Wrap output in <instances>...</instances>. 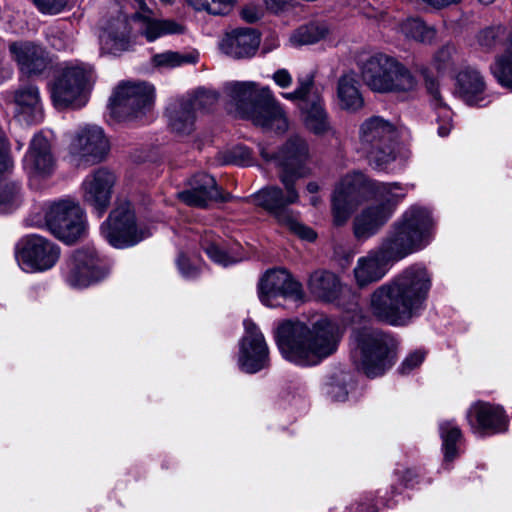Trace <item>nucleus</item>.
I'll return each mask as SVG.
<instances>
[{
	"label": "nucleus",
	"instance_id": "42",
	"mask_svg": "<svg viewBox=\"0 0 512 512\" xmlns=\"http://www.w3.org/2000/svg\"><path fill=\"white\" fill-rule=\"evenodd\" d=\"M20 188L17 183L0 180V213H7L19 203Z\"/></svg>",
	"mask_w": 512,
	"mask_h": 512
},
{
	"label": "nucleus",
	"instance_id": "60",
	"mask_svg": "<svg viewBox=\"0 0 512 512\" xmlns=\"http://www.w3.org/2000/svg\"><path fill=\"white\" fill-rule=\"evenodd\" d=\"M347 393L346 392H343L341 396L337 397V400H343L345 399Z\"/></svg>",
	"mask_w": 512,
	"mask_h": 512
},
{
	"label": "nucleus",
	"instance_id": "44",
	"mask_svg": "<svg viewBox=\"0 0 512 512\" xmlns=\"http://www.w3.org/2000/svg\"><path fill=\"white\" fill-rule=\"evenodd\" d=\"M192 103L191 107L198 115V112L210 110L217 102L218 95L215 92L207 90H198L193 96L185 98Z\"/></svg>",
	"mask_w": 512,
	"mask_h": 512
},
{
	"label": "nucleus",
	"instance_id": "34",
	"mask_svg": "<svg viewBox=\"0 0 512 512\" xmlns=\"http://www.w3.org/2000/svg\"><path fill=\"white\" fill-rule=\"evenodd\" d=\"M337 99L339 107L348 112H357L364 106L360 84L353 75L346 74L339 78Z\"/></svg>",
	"mask_w": 512,
	"mask_h": 512
},
{
	"label": "nucleus",
	"instance_id": "22",
	"mask_svg": "<svg viewBox=\"0 0 512 512\" xmlns=\"http://www.w3.org/2000/svg\"><path fill=\"white\" fill-rule=\"evenodd\" d=\"M178 198L188 206L206 208L210 202H225L231 196L217 186L212 176L199 173L191 179L189 189L178 193Z\"/></svg>",
	"mask_w": 512,
	"mask_h": 512
},
{
	"label": "nucleus",
	"instance_id": "30",
	"mask_svg": "<svg viewBox=\"0 0 512 512\" xmlns=\"http://www.w3.org/2000/svg\"><path fill=\"white\" fill-rule=\"evenodd\" d=\"M386 265L387 262L380 258L376 250H372L366 256L359 258L353 269L357 286L364 288L381 280L387 272Z\"/></svg>",
	"mask_w": 512,
	"mask_h": 512
},
{
	"label": "nucleus",
	"instance_id": "15",
	"mask_svg": "<svg viewBox=\"0 0 512 512\" xmlns=\"http://www.w3.org/2000/svg\"><path fill=\"white\" fill-rule=\"evenodd\" d=\"M60 250L50 240L39 235L22 238L16 247V258L24 270L45 271L58 261Z\"/></svg>",
	"mask_w": 512,
	"mask_h": 512
},
{
	"label": "nucleus",
	"instance_id": "58",
	"mask_svg": "<svg viewBox=\"0 0 512 512\" xmlns=\"http://www.w3.org/2000/svg\"><path fill=\"white\" fill-rule=\"evenodd\" d=\"M319 201H320V199H319V197H317V196H313V197L311 198V200H310V202H311V204H312L313 206H317V205H318V203H319Z\"/></svg>",
	"mask_w": 512,
	"mask_h": 512
},
{
	"label": "nucleus",
	"instance_id": "25",
	"mask_svg": "<svg viewBox=\"0 0 512 512\" xmlns=\"http://www.w3.org/2000/svg\"><path fill=\"white\" fill-rule=\"evenodd\" d=\"M467 420L475 432L498 433L507 429L503 410L486 402L473 404L467 412Z\"/></svg>",
	"mask_w": 512,
	"mask_h": 512
},
{
	"label": "nucleus",
	"instance_id": "2",
	"mask_svg": "<svg viewBox=\"0 0 512 512\" xmlns=\"http://www.w3.org/2000/svg\"><path fill=\"white\" fill-rule=\"evenodd\" d=\"M431 288V275L420 265L404 269L370 296V309L378 320L403 326L423 309Z\"/></svg>",
	"mask_w": 512,
	"mask_h": 512
},
{
	"label": "nucleus",
	"instance_id": "20",
	"mask_svg": "<svg viewBox=\"0 0 512 512\" xmlns=\"http://www.w3.org/2000/svg\"><path fill=\"white\" fill-rule=\"evenodd\" d=\"M106 274L107 270L96 251L92 248H81L71 256L67 282L73 287H87L104 278Z\"/></svg>",
	"mask_w": 512,
	"mask_h": 512
},
{
	"label": "nucleus",
	"instance_id": "7",
	"mask_svg": "<svg viewBox=\"0 0 512 512\" xmlns=\"http://www.w3.org/2000/svg\"><path fill=\"white\" fill-rule=\"evenodd\" d=\"M279 178L285 187V192L277 186H268L251 195L249 201L273 214L281 225L300 238L313 241L316 238V233L302 225L287 208L288 205L296 203L299 199L298 192L294 188L295 181H292L290 175L287 174H279Z\"/></svg>",
	"mask_w": 512,
	"mask_h": 512
},
{
	"label": "nucleus",
	"instance_id": "57",
	"mask_svg": "<svg viewBox=\"0 0 512 512\" xmlns=\"http://www.w3.org/2000/svg\"><path fill=\"white\" fill-rule=\"evenodd\" d=\"M307 190L309 193L314 194L319 190V186L316 182H309L307 184Z\"/></svg>",
	"mask_w": 512,
	"mask_h": 512
},
{
	"label": "nucleus",
	"instance_id": "27",
	"mask_svg": "<svg viewBox=\"0 0 512 512\" xmlns=\"http://www.w3.org/2000/svg\"><path fill=\"white\" fill-rule=\"evenodd\" d=\"M26 171L33 175L46 176L54 169V157L48 139L41 133L36 134L23 160Z\"/></svg>",
	"mask_w": 512,
	"mask_h": 512
},
{
	"label": "nucleus",
	"instance_id": "3",
	"mask_svg": "<svg viewBox=\"0 0 512 512\" xmlns=\"http://www.w3.org/2000/svg\"><path fill=\"white\" fill-rule=\"evenodd\" d=\"M337 325L321 316L310 323L284 321L276 330V342L285 359L312 366L336 352L340 342Z\"/></svg>",
	"mask_w": 512,
	"mask_h": 512
},
{
	"label": "nucleus",
	"instance_id": "39",
	"mask_svg": "<svg viewBox=\"0 0 512 512\" xmlns=\"http://www.w3.org/2000/svg\"><path fill=\"white\" fill-rule=\"evenodd\" d=\"M328 28L324 23L312 22L295 30L290 36V42L295 46L310 45L324 39Z\"/></svg>",
	"mask_w": 512,
	"mask_h": 512
},
{
	"label": "nucleus",
	"instance_id": "17",
	"mask_svg": "<svg viewBox=\"0 0 512 512\" xmlns=\"http://www.w3.org/2000/svg\"><path fill=\"white\" fill-rule=\"evenodd\" d=\"M258 294L264 305L276 307L280 305L279 298L300 299L302 287L286 270L272 269L261 278L258 284Z\"/></svg>",
	"mask_w": 512,
	"mask_h": 512
},
{
	"label": "nucleus",
	"instance_id": "32",
	"mask_svg": "<svg viewBox=\"0 0 512 512\" xmlns=\"http://www.w3.org/2000/svg\"><path fill=\"white\" fill-rule=\"evenodd\" d=\"M308 287L316 298L325 302H335L342 292L338 277L329 271L313 272L309 278Z\"/></svg>",
	"mask_w": 512,
	"mask_h": 512
},
{
	"label": "nucleus",
	"instance_id": "10",
	"mask_svg": "<svg viewBox=\"0 0 512 512\" xmlns=\"http://www.w3.org/2000/svg\"><path fill=\"white\" fill-rule=\"evenodd\" d=\"M282 95L290 101H301L302 120L310 132L318 136H335L336 131L324 108L322 96L315 88L313 74L298 77L297 88Z\"/></svg>",
	"mask_w": 512,
	"mask_h": 512
},
{
	"label": "nucleus",
	"instance_id": "29",
	"mask_svg": "<svg viewBox=\"0 0 512 512\" xmlns=\"http://www.w3.org/2000/svg\"><path fill=\"white\" fill-rule=\"evenodd\" d=\"M394 58L385 54L371 56L363 65L362 78L366 85L376 92H387L390 73L397 70L393 66Z\"/></svg>",
	"mask_w": 512,
	"mask_h": 512
},
{
	"label": "nucleus",
	"instance_id": "41",
	"mask_svg": "<svg viewBox=\"0 0 512 512\" xmlns=\"http://www.w3.org/2000/svg\"><path fill=\"white\" fill-rule=\"evenodd\" d=\"M440 436L445 462H451L458 456L457 442L461 439V430L452 421L440 424Z\"/></svg>",
	"mask_w": 512,
	"mask_h": 512
},
{
	"label": "nucleus",
	"instance_id": "53",
	"mask_svg": "<svg viewBox=\"0 0 512 512\" xmlns=\"http://www.w3.org/2000/svg\"><path fill=\"white\" fill-rule=\"evenodd\" d=\"M242 18L249 22L254 23L261 18V11L255 7H245L241 12Z\"/></svg>",
	"mask_w": 512,
	"mask_h": 512
},
{
	"label": "nucleus",
	"instance_id": "24",
	"mask_svg": "<svg viewBox=\"0 0 512 512\" xmlns=\"http://www.w3.org/2000/svg\"><path fill=\"white\" fill-rule=\"evenodd\" d=\"M309 159L307 142L299 137L289 138L281 149L278 162L281 168L280 174L290 175L292 181H297L308 173L306 163Z\"/></svg>",
	"mask_w": 512,
	"mask_h": 512
},
{
	"label": "nucleus",
	"instance_id": "47",
	"mask_svg": "<svg viewBox=\"0 0 512 512\" xmlns=\"http://www.w3.org/2000/svg\"><path fill=\"white\" fill-rule=\"evenodd\" d=\"M37 9L43 14L55 15L67 5V0H33Z\"/></svg>",
	"mask_w": 512,
	"mask_h": 512
},
{
	"label": "nucleus",
	"instance_id": "38",
	"mask_svg": "<svg viewBox=\"0 0 512 512\" xmlns=\"http://www.w3.org/2000/svg\"><path fill=\"white\" fill-rule=\"evenodd\" d=\"M199 60L197 51L177 52L165 51L152 57V64L158 68L171 69L185 64H196Z\"/></svg>",
	"mask_w": 512,
	"mask_h": 512
},
{
	"label": "nucleus",
	"instance_id": "23",
	"mask_svg": "<svg viewBox=\"0 0 512 512\" xmlns=\"http://www.w3.org/2000/svg\"><path fill=\"white\" fill-rule=\"evenodd\" d=\"M9 52L19 70L28 76L42 74L51 62L48 52L42 46L30 41L11 43Z\"/></svg>",
	"mask_w": 512,
	"mask_h": 512
},
{
	"label": "nucleus",
	"instance_id": "40",
	"mask_svg": "<svg viewBox=\"0 0 512 512\" xmlns=\"http://www.w3.org/2000/svg\"><path fill=\"white\" fill-rule=\"evenodd\" d=\"M393 66L397 72L390 73L388 79V90L387 92H410L413 91L417 86V80L415 76L406 68L403 64L398 62L396 59L393 61Z\"/></svg>",
	"mask_w": 512,
	"mask_h": 512
},
{
	"label": "nucleus",
	"instance_id": "46",
	"mask_svg": "<svg viewBox=\"0 0 512 512\" xmlns=\"http://www.w3.org/2000/svg\"><path fill=\"white\" fill-rule=\"evenodd\" d=\"M12 165L10 145L4 130L0 127V174L8 171Z\"/></svg>",
	"mask_w": 512,
	"mask_h": 512
},
{
	"label": "nucleus",
	"instance_id": "16",
	"mask_svg": "<svg viewBox=\"0 0 512 512\" xmlns=\"http://www.w3.org/2000/svg\"><path fill=\"white\" fill-rule=\"evenodd\" d=\"M101 234L116 248L135 245L145 236L137 229L135 215L125 207L114 209L101 225Z\"/></svg>",
	"mask_w": 512,
	"mask_h": 512
},
{
	"label": "nucleus",
	"instance_id": "14",
	"mask_svg": "<svg viewBox=\"0 0 512 512\" xmlns=\"http://www.w3.org/2000/svg\"><path fill=\"white\" fill-rule=\"evenodd\" d=\"M109 143L101 127L88 125L76 132L69 145V156L77 167L87 168L101 162Z\"/></svg>",
	"mask_w": 512,
	"mask_h": 512
},
{
	"label": "nucleus",
	"instance_id": "43",
	"mask_svg": "<svg viewBox=\"0 0 512 512\" xmlns=\"http://www.w3.org/2000/svg\"><path fill=\"white\" fill-rule=\"evenodd\" d=\"M196 11H205L211 15H226L233 6V0H186Z\"/></svg>",
	"mask_w": 512,
	"mask_h": 512
},
{
	"label": "nucleus",
	"instance_id": "26",
	"mask_svg": "<svg viewBox=\"0 0 512 512\" xmlns=\"http://www.w3.org/2000/svg\"><path fill=\"white\" fill-rule=\"evenodd\" d=\"M99 41L101 51L106 54L117 55L129 50L132 44L129 19L124 15L111 19L103 28Z\"/></svg>",
	"mask_w": 512,
	"mask_h": 512
},
{
	"label": "nucleus",
	"instance_id": "12",
	"mask_svg": "<svg viewBox=\"0 0 512 512\" xmlns=\"http://www.w3.org/2000/svg\"><path fill=\"white\" fill-rule=\"evenodd\" d=\"M476 40L485 51L503 44V53L496 58L491 70L501 85L512 89V30L508 31L502 24L491 25L481 29Z\"/></svg>",
	"mask_w": 512,
	"mask_h": 512
},
{
	"label": "nucleus",
	"instance_id": "45",
	"mask_svg": "<svg viewBox=\"0 0 512 512\" xmlns=\"http://www.w3.org/2000/svg\"><path fill=\"white\" fill-rule=\"evenodd\" d=\"M222 163L235 164L239 166H248L251 164V152L246 147H235L232 150L225 153Z\"/></svg>",
	"mask_w": 512,
	"mask_h": 512
},
{
	"label": "nucleus",
	"instance_id": "55",
	"mask_svg": "<svg viewBox=\"0 0 512 512\" xmlns=\"http://www.w3.org/2000/svg\"><path fill=\"white\" fill-rule=\"evenodd\" d=\"M351 512H377L375 506L370 503H360Z\"/></svg>",
	"mask_w": 512,
	"mask_h": 512
},
{
	"label": "nucleus",
	"instance_id": "8",
	"mask_svg": "<svg viewBox=\"0 0 512 512\" xmlns=\"http://www.w3.org/2000/svg\"><path fill=\"white\" fill-rule=\"evenodd\" d=\"M92 68L83 62H66L55 72L51 83V97L57 108L81 107L87 101L92 85Z\"/></svg>",
	"mask_w": 512,
	"mask_h": 512
},
{
	"label": "nucleus",
	"instance_id": "19",
	"mask_svg": "<svg viewBox=\"0 0 512 512\" xmlns=\"http://www.w3.org/2000/svg\"><path fill=\"white\" fill-rule=\"evenodd\" d=\"M245 336L240 345L239 365L247 373H256L269 365V352L263 334L250 320L244 321Z\"/></svg>",
	"mask_w": 512,
	"mask_h": 512
},
{
	"label": "nucleus",
	"instance_id": "33",
	"mask_svg": "<svg viewBox=\"0 0 512 512\" xmlns=\"http://www.w3.org/2000/svg\"><path fill=\"white\" fill-rule=\"evenodd\" d=\"M17 111L28 122H39L43 117V109L39 90L34 85L21 87L15 92Z\"/></svg>",
	"mask_w": 512,
	"mask_h": 512
},
{
	"label": "nucleus",
	"instance_id": "61",
	"mask_svg": "<svg viewBox=\"0 0 512 512\" xmlns=\"http://www.w3.org/2000/svg\"><path fill=\"white\" fill-rule=\"evenodd\" d=\"M161 1H162L163 3H165V4H168V3H171V2H172V0H161Z\"/></svg>",
	"mask_w": 512,
	"mask_h": 512
},
{
	"label": "nucleus",
	"instance_id": "9",
	"mask_svg": "<svg viewBox=\"0 0 512 512\" xmlns=\"http://www.w3.org/2000/svg\"><path fill=\"white\" fill-rule=\"evenodd\" d=\"M359 149L369 164L382 170L396 158L395 126L379 116H372L359 127Z\"/></svg>",
	"mask_w": 512,
	"mask_h": 512
},
{
	"label": "nucleus",
	"instance_id": "49",
	"mask_svg": "<svg viewBox=\"0 0 512 512\" xmlns=\"http://www.w3.org/2000/svg\"><path fill=\"white\" fill-rule=\"evenodd\" d=\"M454 53L455 47L452 45H445L439 49L434 57L437 69L444 70L448 68L452 63Z\"/></svg>",
	"mask_w": 512,
	"mask_h": 512
},
{
	"label": "nucleus",
	"instance_id": "59",
	"mask_svg": "<svg viewBox=\"0 0 512 512\" xmlns=\"http://www.w3.org/2000/svg\"><path fill=\"white\" fill-rule=\"evenodd\" d=\"M494 1L495 0H479V2H481L484 5H489V4L493 3Z\"/></svg>",
	"mask_w": 512,
	"mask_h": 512
},
{
	"label": "nucleus",
	"instance_id": "62",
	"mask_svg": "<svg viewBox=\"0 0 512 512\" xmlns=\"http://www.w3.org/2000/svg\"><path fill=\"white\" fill-rule=\"evenodd\" d=\"M262 156H263L264 158L268 159V155H267L264 151H262Z\"/></svg>",
	"mask_w": 512,
	"mask_h": 512
},
{
	"label": "nucleus",
	"instance_id": "36",
	"mask_svg": "<svg viewBox=\"0 0 512 512\" xmlns=\"http://www.w3.org/2000/svg\"><path fill=\"white\" fill-rule=\"evenodd\" d=\"M425 85L432 97V105L437 109L438 135L446 137L453 127L452 112L442 101L438 82L434 78L426 77Z\"/></svg>",
	"mask_w": 512,
	"mask_h": 512
},
{
	"label": "nucleus",
	"instance_id": "56",
	"mask_svg": "<svg viewBox=\"0 0 512 512\" xmlns=\"http://www.w3.org/2000/svg\"><path fill=\"white\" fill-rule=\"evenodd\" d=\"M416 473L412 470H407L403 476L404 485L410 486L411 482L416 478Z\"/></svg>",
	"mask_w": 512,
	"mask_h": 512
},
{
	"label": "nucleus",
	"instance_id": "48",
	"mask_svg": "<svg viewBox=\"0 0 512 512\" xmlns=\"http://www.w3.org/2000/svg\"><path fill=\"white\" fill-rule=\"evenodd\" d=\"M425 358V353L422 351H415L410 353L398 368L402 375H407L415 368L419 367Z\"/></svg>",
	"mask_w": 512,
	"mask_h": 512
},
{
	"label": "nucleus",
	"instance_id": "21",
	"mask_svg": "<svg viewBox=\"0 0 512 512\" xmlns=\"http://www.w3.org/2000/svg\"><path fill=\"white\" fill-rule=\"evenodd\" d=\"M134 8L138 9L131 18L137 34L152 42L168 34H179L183 27L173 20L157 19L152 16V10L144 0H133Z\"/></svg>",
	"mask_w": 512,
	"mask_h": 512
},
{
	"label": "nucleus",
	"instance_id": "13",
	"mask_svg": "<svg viewBox=\"0 0 512 512\" xmlns=\"http://www.w3.org/2000/svg\"><path fill=\"white\" fill-rule=\"evenodd\" d=\"M154 102V88L147 83H123L110 99L111 113L117 118H132L149 111Z\"/></svg>",
	"mask_w": 512,
	"mask_h": 512
},
{
	"label": "nucleus",
	"instance_id": "1",
	"mask_svg": "<svg viewBox=\"0 0 512 512\" xmlns=\"http://www.w3.org/2000/svg\"><path fill=\"white\" fill-rule=\"evenodd\" d=\"M373 189L376 201L365 207L353 220V233L358 240L375 235L391 218L396 205L405 194L398 183H368L363 174H348L341 179L332 196L333 222L342 226L351 213Z\"/></svg>",
	"mask_w": 512,
	"mask_h": 512
},
{
	"label": "nucleus",
	"instance_id": "50",
	"mask_svg": "<svg viewBox=\"0 0 512 512\" xmlns=\"http://www.w3.org/2000/svg\"><path fill=\"white\" fill-rule=\"evenodd\" d=\"M205 251L211 260L223 266H227L235 262V260L231 259L223 250H221L215 244L207 245L205 247Z\"/></svg>",
	"mask_w": 512,
	"mask_h": 512
},
{
	"label": "nucleus",
	"instance_id": "6",
	"mask_svg": "<svg viewBox=\"0 0 512 512\" xmlns=\"http://www.w3.org/2000/svg\"><path fill=\"white\" fill-rule=\"evenodd\" d=\"M395 338L379 329L363 327L351 334V358L368 377L382 375L394 363Z\"/></svg>",
	"mask_w": 512,
	"mask_h": 512
},
{
	"label": "nucleus",
	"instance_id": "28",
	"mask_svg": "<svg viewBox=\"0 0 512 512\" xmlns=\"http://www.w3.org/2000/svg\"><path fill=\"white\" fill-rule=\"evenodd\" d=\"M259 44L260 38L253 29L240 28L226 33L219 48L224 54L240 59L254 55Z\"/></svg>",
	"mask_w": 512,
	"mask_h": 512
},
{
	"label": "nucleus",
	"instance_id": "52",
	"mask_svg": "<svg viewBox=\"0 0 512 512\" xmlns=\"http://www.w3.org/2000/svg\"><path fill=\"white\" fill-rule=\"evenodd\" d=\"M273 80L281 88H287L292 84V76L286 69H279L273 74Z\"/></svg>",
	"mask_w": 512,
	"mask_h": 512
},
{
	"label": "nucleus",
	"instance_id": "5",
	"mask_svg": "<svg viewBox=\"0 0 512 512\" xmlns=\"http://www.w3.org/2000/svg\"><path fill=\"white\" fill-rule=\"evenodd\" d=\"M230 111L240 118L251 120L265 129L284 132L288 121L268 87L258 88L254 82H234L226 87Z\"/></svg>",
	"mask_w": 512,
	"mask_h": 512
},
{
	"label": "nucleus",
	"instance_id": "35",
	"mask_svg": "<svg viewBox=\"0 0 512 512\" xmlns=\"http://www.w3.org/2000/svg\"><path fill=\"white\" fill-rule=\"evenodd\" d=\"M457 91L461 98L469 105L477 104L485 91V82L481 74L471 68L459 72L457 75Z\"/></svg>",
	"mask_w": 512,
	"mask_h": 512
},
{
	"label": "nucleus",
	"instance_id": "31",
	"mask_svg": "<svg viewBox=\"0 0 512 512\" xmlns=\"http://www.w3.org/2000/svg\"><path fill=\"white\" fill-rule=\"evenodd\" d=\"M192 103L180 98L172 101L166 108V116L170 129L179 135H189L195 128L196 112Z\"/></svg>",
	"mask_w": 512,
	"mask_h": 512
},
{
	"label": "nucleus",
	"instance_id": "4",
	"mask_svg": "<svg viewBox=\"0 0 512 512\" xmlns=\"http://www.w3.org/2000/svg\"><path fill=\"white\" fill-rule=\"evenodd\" d=\"M434 222L423 207H410L375 249L384 262L395 263L424 249L433 239Z\"/></svg>",
	"mask_w": 512,
	"mask_h": 512
},
{
	"label": "nucleus",
	"instance_id": "37",
	"mask_svg": "<svg viewBox=\"0 0 512 512\" xmlns=\"http://www.w3.org/2000/svg\"><path fill=\"white\" fill-rule=\"evenodd\" d=\"M400 32L407 38L420 43H431L436 36L433 27L419 18H408L399 25Z\"/></svg>",
	"mask_w": 512,
	"mask_h": 512
},
{
	"label": "nucleus",
	"instance_id": "11",
	"mask_svg": "<svg viewBox=\"0 0 512 512\" xmlns=\"http://www.w3.org/2000/svg\"><path fill=\"white\" fill-rule=\"evenodd\" d=\"M44 222L48 230L59 240L72 244L86 231L85 213L79 203L62 199L44 208Z\"/></svg>",
	"mask_w": 512,
	"mask_h": 512
},
{
	"label": "nucleus",
	"instance_id": "54",
	"mask_svg": "<svg viewBox=\"0 0 512 512\" xmlns=\"http://www.w3.org/2000/svg\"><path fill=\"white\" fill-rule=\"evenodd\" d=\"M422 1L434 8H443L445 6L457 3L460 0H422Z\"/></svg>",
	"mask_w": 512,
	"mask_h": 512
},
{
	"label": "nucleus",
	"instance_id": "51",
	"mask_svg": "<svg viewBox=\"0 0 512 512\" xmlns=\"http://www.w3.org/2000/svg\"><path fill=\"white\" fill-rule=\"evenodd\" d=\"M177 265L181 274L186 278H193L198 274V269L195 266H192L189 262V259L184 255H180L177 260Z\"/></svg>",
	"mask_w": 512,
	"mask_h": 512
},
{
	"label": "nucleus",
	"instance_id": "18",
	"mask_svg": "<svg viewBox=\"0 0 512 512\" xmlns=\"http://www.w3.org/2000/svg\"><path fill=\"white\" fill-rule=\"evenodd\" d=\"M115 183V174L104 167L94 170L84 179L81 186L83 201L93 208L98 217L108 209Z\"/></svg>",
	"mask_w": 512,
	"mask_h": 512
}]
</instances>
